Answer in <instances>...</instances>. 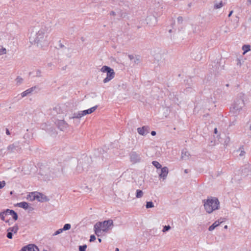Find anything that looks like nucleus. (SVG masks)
I'll list each match as a JSON object with an SVG mask.
<instances>
[{"mask_svg":"<svg viewBox=\"0 0 251 251\" xmlns=\"http://www.w3.org/2000/svg\"><path fill=\"white\" fill-rule=\"evenodd\" d=\"M202 203L205 210L208 214L220 209V202L216 197H208L207 199L202 200Z\"/></svg>","mask_w":251,"mask_h":251,"instance_id":"obj_1","label":"nucleus"},{"mask_svg":"<svg viewBox=\"0 0 251 251\" xmlns=\"http://www.w3.org/2000/svg\"><path fill=\"white\" fill-rule=\"evenodd\" d=\"M244 94L240 93L238 95L237 98L234 101L231 110L235 114H238L242 109V108L245 106L244 103Z\"/></svg>","mask_w":251,"mask_h":251,"instance_id":"obj_2","label":"nucleus"},{"mask_svg":"<svg viewBox=\"0 0 251 251\" xmlns=\"http://www.w3.org/2000/svg\"><path fill=\"white\" fill-rule=\"evenodd\" d=\"M46 31V27L42 26L37 32L36 30L35 33H32L31 36H32V38L34 39V41L37 44L42 43L44 40Z\"/></svg>","mask_w":251,"mask_h":251,"instance_id":"obj_3","label":"nucleus"},{"mask_svg":"<svg viewBox=\"0 0 251 251\" xmlns=\"http://www.w3.org/2000/svg\"><path fill=\"white\" fill-rule=\"evenodd\" d=\"M6 151L8 153H20L22 151L21 143L20 141H16L9 145Z\"/></svg>","mask_w":251,"mask_h":251,"instance_id":"obj_4","label":"nucleus"},{"mask_svg":"<svg viewBox=\"0 0 251 251\" xmlns=\"http://www.w3.org/2000/svg\"><path fill=\"white\" fill-rule=\"evenodd\" d=\"M100 71L103 73H106V77L103 79V83H106L114 77L115 72L114 70L110 67L107 66H103L100 69Z\"/></svg>","mask_w":251,"mask_h":251,"instance_id":"obj_5","label":"nucleus"},{"mask_svg":"<svg viewBox=\"0 0 251 251\" xmlns=\"http://www.w3.org/2000/svg\"><path fill=\"white\" fill-rule=\"evenodd\" d=\"M113 221L112 220H108L103 222H98L95 225L99 227L102 232H106L109 228V227L113 226Z\"/></svg>","mask_w":251,"mask_h":251,"instance_id":"obj_6","label":"nucleus"},{"mask_svg":"<svg viewBox=\"0 0 251 251\" xmlns=\"http://www.w3.org/2000/svg\"><path fill=\"white\" fill-rule=\"evenodd\" d=\"M31 194L33 196V198L30 199L31 200H34L36 199L40 202L48 201H49V199L47 197L42 193H38L36 195L35 192H32Z\"/></svg>","mask_w":251,"mask_h":251,"instance_id":"obj_7","label":"nucleus"},{"mask_svg":"<svg viewBox=\"0 0 251 251\" xmlns=\"http://www.w3.org/2000/svg\"><path fill=\"white\" fill-rule=\"evenodd\" d=\"M110 15L116 17L114 20L116 19L119 20L122 18H126L127 14L126 13L124 12L122 10L118 9L116 10V11H112L110 13Z\"/></svg>","mask_w":251,"mask_h":251,"instance_id":"obj_8","label":"nucleus"},{"mask_svg":"<svg viewBox=\"0 0 251 251\" xmlns=\"http://www.w3.org/2000/svg\"><path fill=\"white\" fill-rule=\"evenodd\" d=\"M146 22L149 26H154L157 22V18L153 15H149L147 17Z\"/></svg>","mask_w":251,"mask_h":251,"instance_id":"obj_9","label":"nucleus"},{"mask_svg":"<svg viewBox=\"0 0 251 251\" xmlns=\"http://www.w3.org/2000/svg\"><path fill=\"white\" fill-rule=\"evenodd\" d=\"M130 158L131 161L133 163L139 162L141 159L140 155L135 151H131L130 153Z\"/></svg>","mask_w":251,"mask_h":251,"instance_id":"obj_10","label":"nucleus"},{"mask_svg":"<svg viewBox=\"0 0 251 251\" xmlns=\"http://www.w3.org/2000/svg\"><path fill=\"white\" fill-rule=\"evenodd\" d=\"M138 133L141 135L145 136L150 131V127L148 126H143L141 127H138L137 129Z\"/></svg>","mask_w":251,"mask_h":251,"instance_id":"obj_11","label":"nucleus"},{"mask_svg":"<svg viewBox=\"0 0 251 251\" xmlns=\"http://www.w3.org/2000/svg\"><path fill=\"white\" fill-rule=\"evenodd\" d=\"M58 128L62 131L66 129L68 126V124L64 120H59L56 123Z\"/></svg>","mask_w":251,"mask_h":251,"instance_id":"obj_12","label":"nucleus"},{"mask_svg":"<svg viewBox=\"0 0 251 251\" xmlns=\"http://www.w3.org/2000/svg\"><path fill=\"white\" fill-rule=\"evenodd\" d=\"M161 169V173L159 174V176L160 178H162L164 180L166 179L168 175L169 172L168 168L167 167H164Z\"/></svg>","mask_w":251,"mask_h":251,"instance_id":"obj_13","label":"nucleus"},{"mask_svg":"<svg viewBox=\"0 0 251 251\" xmlns=\"http://www.w3.org/2000/svg\"><path fill=\"white\" fill-rule=\"evenodd\" d=\"M37 89V87L36 86L32 87L31 88H30L26 90L23 92L22 94V97H25L29 94H31L33 92L35 91Z\"/></svg>","mask_w":251,"mask_h":251,"instance_id":"obj_14","label":"nucleus"},{"mask_svg":"<svg viewBox=\"0 0 251 251\" xmlns=\"http://www.w3.org/2000/svg\"><path fill=\"white\" fill-rule=\"evenodd\" d=\"M97 107H98V106L96 105V106H93L88 109L80 111L82 116L83 117L87 114H89L93 113L94 111H95L96 110V109L97 108Z\"/></svg>","mask_w":251,"mask_h":251,"instance_id":"obj_15","label":"nucleus"},{"mask_svg":"<svg viewBox=\"0 0 251 251\" xmlns=\"http://www.w3.org/2000/svg\"><path fill=\"white\" fill-rule=\"evenodd\" d=\"M190 156V153L186 149H184L181 152V159L183 160H188Z\"/></svg>","mask_w":251,"mask_h":251,"instance_id":"obj_16","label":"nucleus"},{"mask_svg":"<svg viewBox=\"0 0 251 251\" xmlns=\"http://www.w3.org/2000/svg\"><path fill=\"white\" fill-rule=\"evenodd\" d=\"M251 167V165H246L242 169V175L244 176H248L249 175V173L250 172V168Z\"/></svg>","mask_w":251,"mask_h":251,"instance_id":"obj_17","label":"nucleus"},{"mask_svg":"<svg viewBox=\"0 0 251 251\" xmlns=\"http://www.w3.org/2000/svg\"><path fill=\"white\" fill-rule=\"evenodd\" d=\"M222 222H219V221H215L211 226L209 227L208 230L209 231H212L215 228V227L219 226L220 224L222 223Z\"/></svg>","mask_w":251,"mask_h":251,"instance_id":"obj_18","label":"nucleus"},{"mask_svg":"<svg viewBox=\"0 0 251 251\" xmlns=\"http://www.w3.org/2000/svg\"><path fill=\"white\" fill-rule=\"evenodd\" d=\"M17 205L19 207L23 208H24L25 209H28V207H29L28 203L27 202H25V201H23V202H21L18 203L17 204Z\"/></svg>","mask_w":251,"mask_h":251,"instance_id":"obj_19","label":"nucleus"},{"mask_svg":"<svg viewBox=\"0 0 251 251\" xmlns=\"http://www.w3.org/2000/svg\"><path fill=\"white\" fill-rule=\"evenodd\" d=\"M82 116L81 115V113L80 111L78 112L77 113H74L72 116L69 117L70 119H80Z\"/></svg>","mask_w":251,"mask_h":251,"instance_id":"obj_20","label":"nucleus"},{"mask_svg":"<svg viewBox=\"0 0 251 251\" xmlns=\"http://www.w3.org/2000/svg\"><path fill=\"white\" fill-rule=\"evenodd\" d=\"M19 229V227L17 225H15L13 227H9L7 229V231H10L12 233L16 234L17 233Z\"/></svg>","mask_w":251,"mask_h":251,"instance_id":"obj_21","label":"nucleus"},{"mask_svg":"<svg viewBox=\"0 0 251 251\" xmlns=\"http://www.w3.org/2000/svg\"><path fill=\"white\" fill-rule=\"evenodd\" d=\"M95 234L99 237L102 233V230H101L99 227L96 226L95 225L94 227Z\"/></svg>","mask_w":251,"mask_h":251,"instance_id":"obj_22","label":"nucleus"},{"mask_svg":"<svg viewBox=\"0 0 251 251\" xmlns=\"http://www.w3.org/2000/svg\"><path fill=\"white\" fill-rule=\"evenodd\" d=\"M24 139L25 140L24 143L28 145L29 144L30 135L28 133H25L24 135Z\"/></svg>","mask_w":251,"mask_h":251,"instance_id":"obj_23","label":"nucleus"},{"mask_svg":"<svg viewBox=\"0 0 251 251\" xmlns=\"http://www.w3.org/2000/svg\"><path fill=\"white\" fill-rule=\"evenodd\" d=\"M192 31L194 33H198L200 31V29L198 26L196 25H192Z\"/></svg>","mask_w":251,"mask_h":251,"instance_id":"obj_24","label":"nucleus"},{"mask_svg":"<svg viewBox=\"0 0 251 251\" xmlns=\"http://www.w3.org/2000/svg\"><path fill=\"white\" fill-rule=\"evenodd\" d=\"M143 196V192L142 190H139V189L136 190V197L137 198H140L142 197Z\"/></svg>","mask_w":251,"mask_h":251,"instance_id":"obj_25","label":"nucleus"},{"mask_svg":"<svg viewBox=\"0 0 251 251\" xmlns=\"http://www.w3.org/2000/svg\"><path fill=\"white\" fill-rule=\"evenodd\" d=\"M152 164L157 169H160L162 167L161 165L158 161H153L152 162Z\"/></svg>","mask_w":251,"mask_h":251,"instance_id":"obj_26","label":"nucleus"},{"mask_svg":"<svg viewBox=\"0 0 251 251\" xmlns=\"http://www.w3.org/2000/svg\"><path fill=\"white\" fill-rule=\"evenodd\" d=\"M223 6V2L221 1L219 3H215L214 5V8L215 9H219V8H221Z\"/></svg>","mask_w":251,"mask_h":251,"instance_id":"obj_27","label":"nucleus"},{"mask_svg":"<svg viewBox=\"0 0 251 251\" xmlns=\"http://www.w3.org/2000/svg\"><path fill=\"white\" fill-rule=\"evenodd\" d=\"M146 207L147 208H150L154 207L153 203L152 201H147L146 202Z\"/></svg>","mask_w":251,"mask_h":251,"instance_id":"obj_28","label":"nucleus"},{"mask_svg":"<svg viewBox=\"0 0 251 251\" xmlns=\"http://www.w3.org/2000/svg\"><path fill=\"white\" fill-rule=\"evenodd\" d=\"M242 49L244 50V53L247 52L250 50V46L249 45H244L242 47Z\"/></svg>","mask_w":251,"mask_h":251,"instance_id":"obj_29","label":"nucleus"},{"mask_svg":"<svg viewBox=\"0 0 251 251\" xmlns=\"http://www.w3.org/2000/svg\"><path fill=\"white\" fill-rule=\"evenodd\" d=\"M11 216L14 220H17L18 219V214L15 211H13V212L11 213Z\"/></svg>","mask_w":251,"mask_h":251,"instance_id":"obj_30","label":"nucleus"},{"mask_svg":"<svg viewBox=\"0 0 251 251\" xmlns=\"http://www.w3.org/2000/svg\"><path fill=\"white\" fill-rule=\"evenodd\" d=\"M71 226L70 224H66L64 226L62 229H63V231H66V230L70 229L71 228Z\"/></svg>","mask_w":251,"mask_h":251,"instance_id":"obj_31","label":"nucleus"},{"mask_svg":"<svg viewBox=\"0 0 251 251\" xmlns=\"http://www.w3.org/2000/svg\"><path fill=\"white\" fill-rule=\"evenodd\" d=\"M15 80L17 84H21L23 82V79L20 76H18Z\"/></svg>","mask_w":251,"mask_h":251,"instance_id":"obj_32","label":"nucleus"},{"mask_svg":"<svg viewBox=\"0 0 251 251\" xmlns=\"http://www.w3.org/2000/svg\"><path fill=\"white\" fill-rule=\"evenodd\" d=\"M238 151H240V153L239 154V156L242 157L244 156L246 152L243 150V148H240L239 150Z\"/></svg>","mask_w":251,"mask_h":251,"instance_id":"obj_33","label":"nucleus"},{"mask_svg":"<svg viewBox=\"0 0 251 251\" xmlns=\"http://www.w3.org/2000/svg\"><path fill=\"white\" fill-rule=\"evenodd\" d=\"M87 248L86 245L79 246V251H85Z\"/></svg>","mask_w":251,"mask_h":251,"instance_id":"obj_34","label":"nucleus"},{"mask_svg":"<svg viewBox=\"0 0 251 251\" xmlns=\"http://www.w3.org/2000/svg\"><path fill=\"white\" fill-rule=\"evenodd\" d=\"M170 229H171V226L169 225L165 226L163 227V229L162 230V231L163 232H166V231H168Z\"/></svg>","mask_w":251,"mask_h":251,"instance_id":"obj_35","label":"nucleus"},{"mask_svg":"<svg viewBox=\"0 0 251 251\" xmlns=\"http://www.w3.org/2000/svg\"><path fill=\"white\" fill-rule=\"evenodd\" d=\"M13 210L7 209L4 212L5 213V215L8 216V215H11V213L13 212Z\"/></svg>","mask_w":251,"mask_h":251,"instance_id":"obj_36","label":"nucleus"},{"mask_svg":"<svg viewBox=\"0 0 251 251\" xmlns=\"http://www.w3.org/2000/svg\"><path fill=\"white\" fill-rule=\"evenodd\" d=\"M6 53V50L4 48L0 49V55L5 54Z\"/></svg>","mask_w":251,"mask_h":251,"instance_id":"obj_37","label":"nucleus"},{"mask_svg":"<svg viewBox=\"0 0 251 251\" xmlns=\"http://www.w3.org/2000/svg\"><path fill=\"white\" fill-rule=\"evenodd\" d=\"M6 236L9 239H12L13 237V233L10 231H7Z\"/></svg>","mask_w":251,"mask_h":251,"instance_id":"obj_38","label":"nucleus"},{"mask_svg":"<svg viewBox=\"0 0 251 251\" xmlns=\"http://www.w3.org/2000/svg\"><path fill=\"white\" fill-rule=\"evenodd\" d=\"M63 229L62 228H61V229H59L58 230H57V231H56L53 234V236H55V235H57L60 233H61L62 231H63Z\"/></svg>","mask_w":251,"mask_h":251,"instance_id":"obj_39","label":"nucleus"},{"mask_svg":"<svg viewBox=\"0 0 251 251\" xmlns=\"http://www.w3.org/2000/svg\"><path fill=\"white\" fill-rule=\"evenodd\" d=\"M0 218L1 219V220H4V218L6 216H7L6 215H5V212L3 211L2 212H1L0 213Z\"/></svg>","mask_w":251,"mask_h":251,"instance_id":"obj_40","label":"nucleus"},{"mask_svg":"<svg viewBox=\"0 0 251 251\" xmlns=\"http://www.w3.org/2000/svg\"><path fill=\"white\" fill-rule=\"evenodd\" d=\"M5 182L4 181H0V189H2L5 185Z\"/></svg>","mask_w":251,"mask_h":251,"instance_id":"obj_41","label":"nucleus"},{"mask_svg":"<svg viewBox=\"0 0 251 251\" xmlns=\"http://www.w3.org/2000/svg\"><path fill=\"white\" fill-rule=\"evenodd\" d=\"M96 240V237L94 235H91L90 236V242H93L95 240Z\"/></svg>","mask_w":251,"mask_h":251,"instance_id":"obj_42","label":"nucleus"},{"mask_svg":"<svg viewBox=\"0 0 251 251\" xmlns=\"http://www.w3.org/2000/svg\"><path fill=\"white\" fill-rule=\"evenodd\" d=\"M41 72L38 70L36 72V76L37 77H41Z\"/></svg>","mask_w":251,"mask_h":251,"instance_id":"obj_43","label":"nucleus"},{"mask_svg":"<svg viewBox=\"0 0 251 251\" xmlns=\"http://www.w3.org/2000/svg\"><path fill=\"white\" fill-rule=\"evenodd\" d=\"M182 21H183V18L182 17L180 16L177 18V22L178 23L181 24L182 23Z\"/></svg>","mask_w":251,"mask_h":251,"instance_id":"obj_44","label":"nucleus"},{"mask_svg":"<svg viewBox=\"0 0 251 251\" xmlns=\"http://www.w3.org/2000/svg\"><path fill=\"white\" fill-rule=\"evenodd\" d=\"M236 61H237V65L241 66L242 65L241 60L240 59L237 58L236 59Z\"/></svg>","mask_w":251,"mask_h":251,"instance_id":"obj_45","label":"nucleus"},{"mask_svg":"<svg viewBox=\"0 0 251 251\" xmlns=\"http://www.w3.org/2000/svg\"><path fill=\"white\" fill-rule=\"evenodd\" d=\"M140 62V59L138 57H136V59L134 60V62L135 63H138Z\"/></svg>","mask_w":251,"mask_h":251,"instance_id":"obj_46","label":"nucleus"},{"mask_svg":"<svg viewBox=\"0 0 251 251\" xmlns=\"http://www.w3.org/2000/svg\"><path fill=\"white\" fill-rule=\"evenodd\" d=\"M128 58L130 59V60H132L134 58V57L133 55H128Z\"/></svg>","mask_w":251,"mask_h":251,"instance_id":"obj_47","label":"nucleus"},{"mask_svg":"<svg viewBox=\"0 0 251 251\" xmlns=\"http://www.w3.org/2000/svg\"><path fill=\"white\" fill-rule=\"evenodd\" d=\"M156 132L155 131H152L151 132V135L152 136H155L156 135Z\"/></svg>","mask_w":251,"mask_h":251,"instance_id":"obj_48","label":"nucleus"},{"mask_svg":"<svg viewBox=\"0 0 251 251\" xmlns=\"http://www.w3.org/2000/svg\"><path fill=\"white\" fill-rule=\"evenodd\" d=\"M6 133L7 135H8L10 134V131H9V130L7 128L6 129Z\"/></svg>","mask_w":251,"mask_h":251,"instance_id":"obj_49","label":"nucleus"},{"mask_svg":"<svg viewBox=\"0 0 251 251\" xmlns=\"http://www.w3.org/2000/svg\"><path fill=\"white\" fill-rule=\"evenodd\" d=\"M247 4L248 5H250V4H251V0H248Z\"/></svg>","mask_w":251,"mask_h":251,"instance_id":"obj_50","label":"nucleus"},{"mask_svg":"<svg viewBox=\"0 0 251 251\" xmlns=\"http://www.w3.org/2000/svg\"><path fill=\"white\" fill-rule=\"evenodd\" d=\"M214 133L215 134H217V133H218V130H217V128H215L214 129Z\"/></svg>","mask_w":251,"mask_h":251,"instance_id":"obj_51","label":"nucleus"},{"mask_svg":"<svg viewBox=\"0 0 251 251\" xmlns=\"http://www.w3.org/2000/svg\"><path fill=\"white\" fill-rule=\"evenodd\" d=\"M28 209L29 210V211H32L33 210V208L32 207L29 206Z\"/></svg>","mask_w":251,"mask_h":251,"instance_id":"obj_52","label":"nucleus"},{"mask_svg":"<svg viewBox=\"0 0 251 251\" xmlns=\"http://www.w3.org/2000/svg\"><path fill=\"white\" fill-rule=\"evenodd\" d=\"M232 13H233V11H230V12H229V14L228 15V17H230Z\"/></svg>","mask_w":251,"mask_h":251,"instance_id":"obj_53","label":"nucleus"},{"mask_svg":"<svg viewBox=\"0 0 251 251\" xmlns=\"http://www.w3.org/2000/svg\"><path fill=\"white\" fill-rule=\"evenodd\" d=\"M184 172L185 173H188L189 172V170L188 169H185Z\"/></svg>","mask_w":251,"mask_h":251,"instance_id":"obj_54","label":"nucleus"},{"mask_svg":"<svg viewBox=\"0 0 251 251\" xmlns=\"http://www.w3.org/2000/svg\"><path fill=\"white\" fill-rule=\"evenodd\" d=\"M81 166H80V165H78L77 166V169H79V168H81Z\"/></svg>","mask_w":251,"mask_h":251,"instance_id":"obj_55","label":"nucleus"},{"mask_svg":"<svg viewBox=\"0 0 251 251\" xmlns=\"http://www.w3.org/2000/svg\"><path fill=\"white\" fill-rule=\"evenodd\" d=\"M98 241L100 243L101 242V239L100 238H98Z\"/></svg>","mask_w":251,"mask_h":251,"instance_id":"obj_56","label":"nucleus"},{"mask_svg":"<svg viewBox=\"0 0 251 251\" xmlns=\"http://www.w3.org/2000/svg\"><path fill=\"white\" fill-rule=\"evenodd\" d=\"M224 228H225V229H227V226L226 225V226H225Z\"/></svg>","mask_w":251,"mask_h":251,"instance_id":"obj_57","label":"nucleus"},{"mask_svg":"<svg viewBox=\"0 0 251 251\" xmlns=\"http://www.w3.org/2000/svg\"><path fill=\"white\" fill-rule=\"evenodd\" d=\"M119 251V249H118V248H116V249H115V251Z\"/></svg>","mask_w":251,"mask_h":251,"instance_id":"obj_58","label":"nucleus"},{"mask_svg":"<svg viewBox=\"0 0 251 251\" xmlns=\"http://www.w3.org/2000/svg\"><path fill=\"white\" fill-rule=\"evenodd\" d=\"M64 47V45H60V47H61V48H63V47Z\"/></svg>","mask_w":251,"mask_h":251,"instance_id":"obj_59","label":"nucleus"},{"mask_svg":"<svg viewBox=\"0 0 251 251\" xmlns=\"http://www.w3.org/2000/svg\"><path fill=\"white\" fill-rule=\"evenodd\" d=\"M250 129L251 130V126L250 127Z\"/></svg>","mask_w":251,"mask_h":251,"instance_id":"obj_60","label":"nucleus"}]
</instances>
